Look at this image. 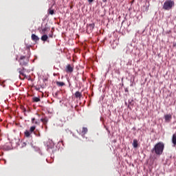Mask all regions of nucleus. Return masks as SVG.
Listing matches in <instances>:
<instances>
[{
	"label": "nucleus",
	"instance_id": "1",
	"mask_svg": "<svg viewBox=\"0 0 176 176\" xmlns=\"http://www.w3.org/2000/svg\"><path fill=\"white\" fill-rule=\"evenodd\" d=\"M164 151V144L163 142H158L155 145V153L156 155H162Z\"/></svg>",
	"mask_w": 176,
	"mask_h": 176
},
{
	"label": "nucleus",
	"instance_id": "2",
	"mask_svg": "<svg viewBox=\"0 0 176 176\" xmlns=\"http://www.w3.org/2000/svg\"><path fill=\"white\" fill-rule=\"evenodd\" d=\"M175 5V3L174 2V1L166 0L164 3L162 8L164 10H171V9L174 8Z\"/></svg>",
	"mask_w": 176,
	"mask_h": 176
},
{
	"label": "nucleus",
	"instance_id": "3",
	"mask_svg": "<svg viewBox=\"0 0 176 176\" xmlns=\"http://www.w3.org/2000/svg\"><path fill=\"white\" fill-rule=\"evenodd\" d=\"M29 62L30 58L24 56H21L19 60V65L22 67H27V65H28Z\"/></svg>",
	"mask_w": 176,
	"mask_h": 176
},
{
	"label": "nucleus",
	"instance_id": "4",
	"mask_svg": "<svg viewBox=\"0 0 176 176\" xmlns=\"http://www.w3.org/2000/svg\"><path fill=\"white\" fill-rule=\"evenodd\" d=\"M35 129H36V126H32L30 128V130H26L24 132L25 136L27 137V138H30V137H31V138H32V136L31 135V134H32V133H35Z\"/></svg>",
	"mask_w": 176,
	"mask_h": 176
},
{
	"label": "nucleus",
	"instance_id": "5",
	"mask_svg": "<svg viewBox=\"0 0 176 176\" xmlns=\"http://www.w3.org/2000/svg\"><path fill=\"white\" fill-rule=\"evenodd\" d=\"M95 25L94 23H90L87 25V31H89L91 32L93 30H94Z\"/></svg>",
	"mask_w": 176,
	"mask_h": 176
},
{
	"label": "nucleus",
	"instance_id": "6",
	"mask_svg": "<svg viewBox=\"0 0 176 176\" xmlns=\"http://www.w3.org/2000/svg\"><path fill=\"white\" fill-rule=\"evenodd\" d=\"M165 122H169L173 119L171 114H168L164 116Z\"/></svg>",
	"mask_w": 176,
	"mask_h": 176
},
{
	"label": "nucleus",
	"instance_id": "7",
	"mask_svg": "<svg viewBox=\"0 0 176 176\" xmlns=\"http://www.w3.org/2000/svg\"><path fill=\"white\" fill-rule=\"evenodd\" d=\"M110 43L112 49H116V47L118 46V41L113 40V41H110Z\"/></svg>",
	"mask_w": 176,
	"mask_h": 176
},
{
	"label": "nucleus",
	"instance_id": "8",
	"mask_svg": "<svg viewBox=\"0 0 176 176\" xmlns=\"http://www.w3.org/2000/svg\"><path fill=\"white\" fill-rule=\"evenodd\" d=\"M32 41H34V42H38V41H39V37L36 36V34H32Z\"/></svg>",
	"mask_w": 176,
	"mask_h": 176
},
{
	"label": "nucleus",
	"instance_id": "9",
	"mask_svg": "<svg viewBox=\"0 0 176 176\" xmlns=\"http://www.w3.org/2000/svg\"><path fill=\"white\" fill-rule=\"evenodd\" d=\"M66 72H74V67L71 65H67L66 67Z\"/></svg>",
	"mask_w": 176,
	"mask_h": 176
},
{
	"label": "nucleus",
	"instance_id": "10",
	"mask_svg": "<svg viewBox=\"0 0 176 176\" xmlns=\"http://www.w3.org/2000/svg\"><path fill=\"white\" fill-rule=\"evenodd\" d=\"M132 145L135 149H136V148H138V140H137V139H134Z\"/></svg>",
	"mask_w": 176,
	"mask_h": 176
},
{
	"label": "nucleus",
	"instance_id": "11",
	"mask_svg": "<svg viewBox=\"0 0 176 176\" xmlns=\"http://www.w3.org/2000/svg\"><path fill=\"white\" fill-rule=\"evenodd\" d=\"M172 144H173L174 146H176V132L173 135Z\"/></svg>",
	"mask_w": 176,
	"mask_h": 176
},
{
	"label": "nucleus",
	"instance_id": "12",
	"mask_svg": "<svg viewBox=\"0 0 176 176\" xmlns=\"http://www.w3.org/2000/svg\"><path fill=\"white\" fill-rule=\"evenodd\" d=\"M41 39L43 42H46L47 41V39H49V36H47V34H44L41 36Z\"/></svg>",
	"mask_w": 176,
	"mask_h": 176
},
{
	"label": "nucleus",
	"instance_id": "13",
	"mask_svg": "<svg viewBox=\"0 0 176 176\" xmlns=\"http://www.w3.org/2000/svg\"><path fill=\"white\" fill-rule=\"evenodd\" d=\"M74 96H75L76 98H80L82 97V93H80L79 91H77L74 94Z\"/></svg>",
	"mask_w": 176,
	"mask_h": 176
},
{
	"label": "nucleus",
	"instance_id": "14",
	"mask_svg": "<svg viewBox=\"0 0 176 176\" xmlns=\"http://www.w3.org/2000/svg\"><path fill=\"white\" fill-rule=\"evenodd\" d=\"M41 122H42V123H43V124H46L47 123V122H49V120L47 119V117H45L44 118H41Z\"/></svg>",
	"mask_w": 176,
	"mask_h": 176
},
{
	"label": "nucleus",
	"instance_id": "15",
	"mask_svg": "<svg viewBox=\"0 0 176 176\" xmlns=\"http://www.w3.org/2000/svg\"><path fill=\"white\" fill-rule=\"evenodd\" d=\"M56 85L57 86H58L59 87H61L63 86H65V83H64L63 82H60V81H57L56 82Z\"/></svg>",
	"mask_w": 176,
	"mask_h": 176
},
{
	"label": "nucleus",
	"instance_id": "16",
	"mask_svg": "<svg viewBox=\"0 0 176 176\" xmlns=\"http://www.w3.org/2000/svg\"><path fill=\"white\" fill-rule=\"evenodd\" d=\"M33 102H39L41 101V98L39 97H34L32 98Z\"/></svg>",
	"mask_w": 176,
	"mask_h": 176
},
{
	"label": "nucleus",
	"instance_id": "17",
	"mask_svg": "<svg viewBox=\"0 0 176 176\" xmlns=\"http://www.w3.org/2000/svg\"><path fill=\"white\" fill-rule=\"evenodd\" d=\"M32 123L33 124H39L40 122L38 120H36L35 118H32Z\"/></svg>",
	"mask_w": 176,
	"mask_h": 176
},
{
	"label": "nucleus",
	"instance_id": "18",
	"mask_svg": "<svg viewBox=\"0 0 176 176\" xmlns=\"http://www.w3.org/2000/svg\"><path fill=\"white\" fill-rule=\"evenodd\" d=\"M87 127H82V134H83V135H85V134L87 133Z\"/></svg>",
	"mask_w": 176,
	"mask_h": 176
},
{
	"label": "nucleus",
	"instance_id": "19",
	"mask_svg": "<svg viewBox=\"0 0 176 176\" xmlns=\"http://www.w3.org/2000/svg\"><path fill=\"white\" fill-rule=\"evenodd\" d=\"M19 73L20 75H22V76H25V74H24V72L21 69H18Z\"/></svg>",
	"mask_w": 176,
	"mask_h": 176
},
{
	"label": "nucleus",
	"instance_id": "20",
	"mask_svg": "<svg viewBox=\"0 0 176 176\" xmlns=\"http://www.w3.org/2000/svg\"><path fill=\"white\" fill-rule=\"evenodd\" d=\"M34 134V135H36V137H41V133L38 130L35 131Z\"/></svg>",
	"mask_w": 176,
	"mask_h": 176
},
{
	"label": "nucleus",
	"instance_id": "21",
	"mask_svg": "<svg viewBox=\"0 0 176 176\" xmlns=\"http://www.w3.org/2000/svg\"><path fill=\"white\" fill-rule=\"evenodd\" d=\"M48 13L49 14H51L52 16H53V14H54V10H52V8H50L48 10Z\"/></svg>",
	"mask_w": 176,
	"mask_h": 176
},
{
	"label": "nucleus",
	"instance_id": "22",
	"mask_svg": "<svg viewBox=\"0 0 176 176\" xmlns=\"http://www.w3.org/2000/svg\"><path fill=\"white\" fill-rule=\"evenodd\" d=\"M46 31H47V28L45 27L42 29V34H46Z\"/></svg>",
	"mask_w": 176,
	"mask_h": 176
},
{
	"label": "nucleus",
	"instance_id": "23",
	"mask_svg": "<svg viewBox=\"0 0 176 176\" xmlns=\"http://www.w3.org/2000/svg\"><path fill=\"white\" fill-rule=\"evenodd\" d=\"M124 91L125 93H129V88H125Z\"/></svg>",
	"mask_w": 176,
	"mask_h": 176
},
{
	"label": "nucleus",
	"instance_id": "24",
	"mask_svg": "<svg viewBox=\"0 0 176 176\" xmlns=\"http://www.w3.org/2000/svg\"><path fill=\"white\" fill-rule=\"evenodd\" d=\"M88 2H89V3H91L92 2H94V0H88Z\"/></svg>",
	"mask_w": 176,
	"mask_h": 176
},
{
	"label": "nucleus",
	"instance_id": "25",
	"mask_svg": "<svg viewBox=\"0 0 176 176\" xmlns=\"http://www.w3.org/2000/svg\"><path fill=\"white\" fill-rule=\"evenodd\" d=\"M49 37H50V38H53V34H50V35H49Z\"/></svg>",
	"mask_w": 176,
	"mask_h": 176
},
{
	"label": "nucleus",
	"instance_id": "26",
	"mask_svg": "<svg viewBox=\"0 0 176 176\" xmlns=\"http://www.w3.org/2000/svg\"><path fill=\"white\" fill-rule=\"evenodd\" d=\"M22 69V70H23V72H25V68L22 67V69Z\"/></svg>",
	"mask_w": 176,
	"mask_h": 176
},
{
	"label": "nucleus",
	"instance_id": "27",
	"mask_svg": "<svg viewBox=\"0 0 176 176\" xmlns=\"http://www.w3.org/2000/svg\"><path fill=\"white\" fill-rule=\"evenodd\" d=\"M129 104H131V100H129Z\"/></svg>",
	"mask_w": 176,
	"mask_h": 176
},
{
	"label": "nucleus",
	"instance_id": "28",
	"mask_svg": "<svg viewBox=\"0 0 176 176\" xmlns=\"http://www.w3.org/2000/svg\"><path fill=\"white\" fill-rule=\"evenodd\" d=\"M155 151V147L154 148H153V149H152V152H153Z\"/></svg>",
	"mask_w": 176,
	"mask_h": 176
},
{
	"label": "nucleus",
	"instance_id": "29",
	"mask_svg": "<svg viewBox=\"0 0 176 176\" xmlns=\"http://www.w3.org/2000/svg\"><path fill=\"white\" fill-rule=\"evenodd\" d=\"M102 2H107V0H102Z\"/></svg>",
	"mask_w": 176,
	"mask_h": 176
},
{
	"label": "nucleus",
	"instance_id": "30",
	"mask_svg": "<svg viewBox=\"0 0 176 176\" xmlns=\"http://www.w3.org/2000/svg\"><path fill=\"white\" fill-rule=\"evenodd\" d=\"M109 68H111V65H109Z\"/></svg>",
	"mask_w": 176,
	"mask_h": 176
},
{
	"label": "nucleus",
	"instance_id": "31",
	"mask_svg": "<svg viewBox=\"0 0 176 176\" xmlns=\"http://www.w3.org/2000/svg\"><path fill=\"white\" fill-rule=\"evenodd\" d=\"M49 148H53V146H49Z\"/></svg>",
	"mask_w": 176,
	"mask_h": 176
},
{
	"label": "nucleus",
	"instance_id": "32",
	"mask_svg": "<svg viewBox=\"0 0 176 176\" xmlns=\"http://www.w3.org/2000/svg\"><path fill=\"white\" fill-rule=\"evenodd\" d=\"M126 105H127V102H125Z\"/></svg>",
	"mask_w": 176,
	"mask_h": 176
},
{
	"label": "nucleus",
	"instance_id": "33",
	"mask_svg": "<svg viewBox=\"0 0 176 176\" xmlns=\"http://www.w3.org/2000/svg\"><path fill=\"white\" fill-rule=\"evenodd\" d=\"M135 54H137V52H135Z\"/></svg>",
	"mask_w": 176,
	"mask_h": 176
},
{
	"label": "nucleus",
	"instance_id": "34",
	"mask_svg": "<svg viewBox=\"0 0 176 176\" xmlns=\"http://www.w3.org/2000/svg\"><path fill=\"white\" fill-rule=\"evenodd\" d=\"M129 107H130V105H128V108H129Z\"/></svg>",
	"mask_w": 176,
	"mask_h": 176
}]
</instances>
